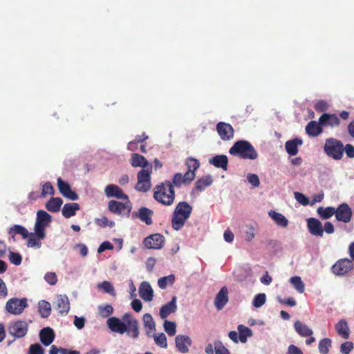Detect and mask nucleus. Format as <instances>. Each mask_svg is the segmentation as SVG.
<instances>
[{
	"label": "nucleus",
	"mask_w": 354,
	"mask_h": 354,
	"mask_svg": "<svg viewBox=\"0 0 354 354\" xmlns=\"http://www.w3.org/2000/svg\"><path fill=\"white\" fill-rule=\"evenodd\" d=\"M192 209V207L185 201L176 205L171 218V226L174 230L178 231L184 226L186 221L190 217Z\"/></svg>",
	"instance_id": "nucleus-1"
},
{
	"label": "nucleus",
	"mask_w": 354,
	"mask_h": 354,
	"mask_svg": "<svg viewBox=\"0 0 354 354\" xmlns=\"http://www.w3.org/2000/svg\"><path fill=\"white\" fill-rule=\"evenodd\" d=\"M153 198L156 201L165 205H171L175 199V192L172 183L165 180L154 187Z\"/></svg>",
	"instance_id": "nucleus-2"
},
{
	"label": "nucleus",
	"mask_w": 354,
	"mask_h": 354,
	"mask_svg": "<svg viewBox=\"0 0 354 354\" xmlns=\"http://www.w3.org/2000/svg\"><path fill=\"white\" fill-rule=\"evenodd\" d=\"M229 153L243 159L255 160L258 157V153L252 144L243 140L236 141L230 149Z\"/></svg>",
	"instance_id": "nucleus-3"
},
{
	"label": "nucleus",
	"mask_w": 354,
	"mask_h": 354,
	"mask_svg": "<svg viewBox=\"0 0 354 354\" xmlns=\"http://www.w3.org/2000/svg\"><path fill=\"white\" fill-rule=\"evenodd\" d=\"M324 150L329 157L337 160L343 157L344 145L340 140L330 138L326 140Z\"/></svg>",
	"instance_id": "nucleus-4"
},
{
	"label": "nucleus",
	"mask_w": 354,
	"mask_h": 354,
	"mask_svg": "<svg viewBox=\"0 0 354 354\" xmlns=\"http://www.w3.org/2000/svg\"><path fill=\"white\" fill-rule=\"evenodd\" d=\"M52 221V216L44 210H39L37 212L36 221L34 226V231L41 238L46 237V228Z\"/></svg>",
	"instance_id": "nucleus-5"
},
{
	"label": "nucleus",
	"mask_w": 354,
	"mask_h": 354,
	"mask_svg": "<svg viewBox=\"0 0 354 354\" xmlns=\"http://www.w3.org/2000/svg\"><path fill=\"white\" fill-rule=\"evenodd\" d=\"M28 306L26 298H10L6 304V310L12 315H19Z\"/></svg>",
	"instance_id": "nucleus-6"
},
{
	"label": "nucleus",
	"mask_w": 354,
	"mask_h": 354,
	"mask_svg": "<svg viewBox=\"0 0 354 354\" xmlns=\"http://www.w3.org/2000/svg\"><path fill=\"white\" fill-rule=\"evenodd\" d=\"M108 209L114 214L128 216L131 212V203H127V201H126L125 203H123L122 202L111 200L108 203Z\"/></svg>",
	"instance_id": "nucleus-7"
},
{
	"label": "nucleus",
	"mask_w": 354,
	"mask_h": 354,
	"mask_svg": "<svg viewBox=\"0 0 354 354\" xmlns=\"http://www.w3.org/2000/svg\"><path fill=\"white\" fill-rule=\"evenodd\" d=\"M151 171L148 169L140 170L137 175L138 182L136 185V189L142 192H147L151 187Z\"/></svg>",
	"instance_id": "nucleus-8"
},
{
	"label": "nucleus",
	"mask_w": 354,
	"mask_h": 354,
	"mask_svg": "<svg viewBox=\"0 0 354 354\" xmlns=\"http://www.w3.org/2000/svg\"><path fill=\"white\" fill-rule=\"evenodd\" d=\"M353 268V263L348 258L339 259L332 266V272L337 276H343L348 273Z\"/></svg>",
	"instance_id": "nucleus-9"
},
{
	"label": "nucleus",
	"mask_w": 354,
	"mask_h": 354,
	"mask_svg": "<svg viewBox=\"0 0 354 354\" xmlns=\"http://www.w3.org/2000/svg\"><path fill=\"white\" fill-rule=\"evenodd\" d=\"M28 325L23 320H18L10 324L8 332L16 338L24 337L28 333Z\"/></svg>",
	"instance_id": "nucleus-10"
},
{
	"label": "nucleus",
	"mask_w": 354,
	"mask_h": 354,
	"mask_svg": "<svg viewBox=\"0 0 354 354\" xmlns=\"http://www.w3.org/2000/svg\"><path fill=\"white\" fill-rule=\"evenodd\" d=\"M335 216L337 221L344 223H349L353 216V212L347 203H341L335 208Z\"/></svg>",
	"instance_id": "nucleus-11"
},
{
	"label": "nucleus",
	"mask_w": 354,
	"mask_h": 354,
	"mask_svg": "<svg viewBox=\"0 0 354 354\" xmlns=\"http://www.w3.org/2000/svg\"><path fill=\"white\" fill-rule=\"evenodd\" d=\"M144 245L148 249H161L165 244V237L160 234H151L144 239Z\"/></svg>",
	"instance_id": "nucleus-12"
},
{
	"label": "nucleus",
	"mask_w": 354,
	"mask_h": 354,
	"mask_svg": "<svg viewBox=\"0 0 354 354\" xmlns=\"http://www.w3.org/2000/svg\"><path fill=\"white\" fill-rule=\"evenodd\" d=\"M216 131L223 141H228L233 138L234 134V128L229 123L219 122L216 124Z\"/></svg>",
	"instance_id": "nucleus-13"
},
{
	"label": "nucleus",
	"mask_w": 354,
	"mask_h": 354,
	"mask_svg": "<svg viewBox=\"0 0 354 354\" xmlns=\"http://www.w3.org/2000/svg\"><path fill=\"white\" fill-rule=\"evenodd\" d=\"M123 321L126 323L127 330L126 333L128 335L137 338L139 335L138 322L133 318L130 314L126 313L123 317Z\"/></svg>",
	"instance_id": "nucleus-14"
},
{
	"label": "nucleus",
	"mask_w": 354,
	"mask_h": 354,
	"mask_svg": "<svg viewBox=\"0 0 354 354\" xmlns=\"http://www.w3.org/2000/svg\"><path fill=\"white\" fill-rule=\"evenodd\" d=\"M57 187L62 194L65 198L70 199L71 201H75L78 199V195L76 192H73L69 184L66 182H64L60 177L57 178Z\"/></svg>",
	"instance_id": "nucleus-15"
},
{
	"label": "nucleus",
	"mask_w": 354,
	"mask_h": 354,
	"mask_svg": "<svg viewBox=\"0 0 354 354\" xmlns=\"http://www.w3.org/2000/svg\"><path fill=\"white\" fill-rule=\"evenodd\" d=\"M106 324L109 329L114 333L123 334L127 330L126 323L115 317L109 318Z\"/></svg>",
	"instance_id": "nucleus-16"
},
{
	"label": "nucleus",
	"mask_w": 354,
	"mask_h": 354,
	"mask_svg": "<svg viewBox=\"0 0 354 354\" xmlns=\"http://www.w3.org/2000/svg\"><path fill=\"white\" fill-rule=\"evenodd\" d=\"M104 193L107 197H115L118 199L127 201V203H129L128 196L118 185L113 184L108 185L105 187Z\"/></svg>",
	"instance_id": "nucleus-17"
},
{
	"label": "nucleus",
	"mask_w": 354,
	"mask_h": 354,
	"mask_svg": "<svg viewBox=\"0 0 354 354\" xmlns=\"http://www.w3.org/2000/svg\"><path fill=\"white\" fill-rule=\"evenodd\" d=\"M194 180V175L191 172H185L184 175L181 173H176L174 175L172 178L173 187H180L183 184L188 185Z\"/></svg>",
	"instance_id": "nucleus-18"
},
{
	"label": "nucleus",
	"mask_w": 354,
	"mask_h": 354,
	"mask_svg": "<svg viewBox=\"0 0 354 354\" xmlns=\"http://www.w3.org/2000/svg\"><path fill=\"white\" fill-rule=\"evenodd\" d=\"M175 344L177 350L181 353H187L189 347L192 345L191 338L186 335H178L175 338Z\"/></svg>",
	"instance_id": "nucleus-19"
},
{
	"label": "nucleus",
	"mask_w": 354,
	"mask_h": 354,
	"mask_svg": "<svg viewBox=\"0 0 354 354\" xmlns=\"http://www.w3.org/2000/svg\"><path fill=\"white\" fill-rule=\"evenodd\" d=\"M319 123L324 127H335L340 124V120L335 113H324L319 118Z\"/></svg>",
	"instance_id": "nucleus-20"
},
{
	"label": "nucleus",
	"mask_w": 354,
	"mask_h": 354,
	"mask_svg": "<svg viewBox=\"0 0 354 354\" xmlns=\"http://www.w3.org/2000/svg\"><path fill=\"white\" fill-rule=\"evenodd\" d=\"M307 225L310 233L317 236H323L324 229L320 221L315 218L307 219Z\"/></svg>",
	"instance_id": "nucleus-21"
},
{
	"label": "nucleus",
	"mask_w": 354,
	"mask_h": 354,
	"mask_svg": "<svg viewBox=\"0 0 354 354\" xmlns=\"http://www.w3.org/2000/svg\"><path fill=\"white\" fill-rule=\"evenodd\" d=\"M153 215V211L145 207H140L137 212H134L133 216L139 218V219L144 222L146 225H150L152 224V216Z\"/></svg>",
	"instance_id": "nucleus-22"
},
{
	"label": "nucleus",
	"mask_w": 354,
	"mask_h": 354,
	"mask_svg": "<svg viewBox=\"0 0 354 354\" xmlns=\"http://www.w3.org/2000/svg\"><path fill=\"white\" fill-rule=\"evenodd\" d=\"M228 302V290L226 286L221 288L216 295L214 299V306L218 310H221Z\"/></svg>",
	"instance_id": "nucleus-23"
},
{
	"label": "nucleus",
	"mask_w": 354,
	"mask_h": 354,
	"mask_svg": "<svg viewBox=\"0 0 354 354\" xmlns=\"http://www.w3.org/2000/svg\"><path fill=\"white\" fill-rule=\"evenodd\" d=\"M56 310L62 315H66L70 310V303L66 295H60L57 298Z\"/></svg>",
	"instance_id": "nucleus-24"
},
{
	"label": "nucleus",
	"mask_w": 354,
	"mask_h": 354,
	"mask_svg": "<svg viewBox=\"0 0 354 354\" xmlns=\"http://www.w3.org/2000/svg\"><path fill=\"white\" fill-rule=\"evenodd\" d=\"M210 165L216 168H221L226 171L228 165V158L226 155H216L209 160Z\"/></svg>",
	"instance_id": "nucleus-25"
},
{
	"label": "nucleus",
	"mask_w": 354,
	"mask_h": 354,
	"mask_svg": "<svg viewBox=\"0 0 354 354\" xmlns=\"http://www.w3.org/2000/svg\"><path fill=\"white\" fill-rule=\"evenodd\" d=\"M140 297L146 301H151L153 299V292L148 282L143 281L139 288Z\"/></svg>",
	"instance_id": "nucleus-26"
},
{
	"label": "nucleus",
	"mask_w": 354,
	"mask_h": 354,
	"mask_svg": "<svg viewBox=\"0 0 354 354\" xmlns=\"http://www.w3.org/2000/svg\"><path fill=\"white\" fill-rule=\"evenodd\" d=\"M177 310L176 297H174L171 301L162 306L160 310V316L162 319H166L171 313Z\"/></svg>",
	"instance_id": "nucleus-27"
},
{
	"label": "nucleus",
	"mask_w": 354,
	"mask_h": 354,
	"mask_svg": "<svg viewBox=\"0 0 354 354\" xmlns=\"http://www.w3.org/2000/svg\"><path fill=\"white\" fill-rule=\"evenodd\" d=\"M39 338L41 342L46 346L50 345L55 339V333L49 327L44 328L40 330Z\"/></svg>",
	"instance_id": "nucleus-28"
},
{
	"label": "nucleus",
	"mask_w": 354,
	"mask_h": 354,
	"mask_svg": "<svg viewBox=\"0 0 354 354\" xmlns=\"http://www.w3.org/2000/svg\"><path fill=\"white\" fill-rule=\"evenodd\" d=\"M335 329L339 336L343 339H348L350 335V329L345 319L339 320L335 325Z\"/></svg>",
	"instance_id": "nucleus-29"
},
{
	"label": "nucleus",
	"mask_w": 354,
	"mask_h": 354,
	"mask_svg": "<svg viewBox=\"0 0 354 354\" xmlns=\"http://www.w3.org/2000/svg\"><path fill=\"white\" fill-rule=\"evenodd\" d=\"M143 324L147 335L152 336V333L156 330V324L151 314L145 313L143 315Z\"/></svg>",
	"instance_id": "nucleus-30"
},
{
	"label": "nucleus",
	"mask_w": 354,
	"mask_h": 354,
	"mask_svg": "<svg viewBox=\"0 0 354 354\" xmlns=\"http://www.w3.org/2000/svg\"><path fill=\"white\" fill-rule=\"evenodd\" d=\"M322 127L324 126L321 124L319 122H317L316 121L314 120L310 121V122L308 123V124L306 127V133L310 136H317L322 133Z\"/></svg>",
	"instance_id": "nucleus-31"
},
{
	"label": "nucleus",
	"mask_w": 354,
	"mask_h": 354,
	"mask_svg": "<svg viewBox=\"0 0 354 354\" xmlns=\"http://www.w3.org/2000/svg\"><path fill=\"white\" fill-rule=\"evenodd\" d=\"M303 143L302 140L299 138H295L288 140L285 144V148L287 153L290 156H295L298 153V147Z\"/></svg>",
	"instance_id": "nucleus-32"
},
{
	"label": "nucleus",
	"mask_w": 354,
	"mask_h": 354,
	"mask_svg": "<svg viewBox=\"0 0 354 354\" xmlns=\"http://www.w3.org/2000/svg\"><path fill=\"white\" fill-rule=\"evenodd\" d=\"M63 201L59 197H51L46 203V208L50 212H57L60 210Z\"/></svg>",
	"instance_id": "nucleus-33"
},
{
	"label": "nucleus",
	"mask_w": 354,
	"mask_h": 354,
	"mask_svg": "<svg viewBox=\"0 0 354 354\" xmlns=\"http://www.w3.org/2000/svg\"><path fill=\"white\" fill-rule=\"evenodd\" d=\"M80 208V205L77 203H66L62 210V214L65 218H71L75 216L76 212Z\"/></svg>",
	"instance_id": "nucleus-34"
},
{
	"label": "nucleus",
	"mask_w": 354,
	"mask_h": 354,
	"mask_svg": "<svg viewBox=\"0 0 354 354\" xmlns=\"http://www.w3.org/2000/svg\"><path fill=\"white\" fill-rule=\"evenodd\" d=\"M296 332L302 337H309L313 334V331L306 324L300 321H296L294 324Z\"/></svg>",
	"instance_id": "nucleus-35"
},
{
	"label": "nucleus",
	"mask_w": 354,
	"mask_h": 354,
	"mask_svg": "<svg viewBox=\"0 0 354 354\" xmlns=\"http://www.w3.org/2000/svg\"><path fill=\"white\" fill-rule=\"evenodd\" d=\"M131 165L133 167L145 168L149 165L147 160L142 155L138 153H133L131 158Z\"/></svg>",
	"instance_id": "nucleus-36"
},
{
	"label": "nucleus",
	"mask_w": 354,
	"mask_h": 354,
	"mask_svg": "<svg viewBox=\"0 0 354 354\" xmlns=\"http://www.w3.org/2000/svg\"><path fill=\"white\" fill-rule=\"evenodd\" d=\"M268 214L277 225L283 227H286L288 226V219L281 213L277 212L274 210H271L269 212Z\"/></svg>",
	"instance_id": "nucleus-37"
},
{
	"label": "nucleus",
	"mask_w": 354,
	"mask_h": 354,
	"mask_svg": "<svg viewBox=\"0 0 354 354\" xmlns=\"http://www.w3.org/2000/svg\"><path fill=\"white\" fill-rule=\"evenodd\" d=\"M8 234L12 238H14L16 234H20L24 239H27L29 236L27 229L20 225H14L9 229Z\"/></svg>",
	"instance_id": "nucleus-38"
},
{
	"label": "nucleus",
	"mask_w": 354,
	"mask_h": 354,
	"mask_svg": "<svg viewBox=\"0 0 354 354\" xmlns=\"http://www.w3.org/2000/svg\"><path fill=\"white\" fill-rule=\"evenodd\" d=\"M45 238L39 237L35 231L34 232L29 233V236L26 239L27 246L28 248H40L41 247V240H43Z\"/></svg>",
	"instance_id": "nucleus-39"
},
{
	"label": "nucleus",
	"mask_w": 354,
	"mask_h": 354,
	"mask_svg": "<svg viewBox=\"0 0 354 354\" xmlns=\"http://www.w3.org/2000/svg\"><path fill=\"white\" fill-rule=\"evenodd\" d=\"M38 310L41 317L47 318L51 313V305L48 301L41 300L39 302Z\"/></svg>",
	"instance_id": "nucleus-40"
},
{
	"label": "nucleus",
	"mask_w": 354,
	"mask_h": 354,
	"mask_svg": "<svg viewBox=\"0 0 354 354\" xmlns=\"http://www.w3.org/2000/svg\"><path fill=\"white\" fill-rule=\"evenodd\" d=\"M336 210L333 207H319L317 209V212L319 217L322 219H328L333 215H335Z\"/></svg>",
	"instance_id": "nucleus-41"
},
{
	"label": "nucleus",
	"mask_w": 354,
	"mask_h": 354,
	"mask_svg": "<svg viewBox=\"0 0 354 354\" xmlns=\"http://www.w3.org/2000/svg\"><path fill=\"white\" fill-rule=\"evenodd\" d=\"M212 183V178L211 176H206L199 178L195 184V189L198 191H203L206 187L211 185Z\"/></svg>",
	"instance_id": "nucleus-42"
},
{
	"label": "nucleus",
	"mask_w": 354,
	"mask_h": 354,
	"mask_svg": "<svg viewBox=\"0 0 354 354\" xmlns=\"http://www.w3.org/2000/svg\"><path fill=\"white\" fill-rule=\"evenodd\" d=\"M185 165L187 167V171L186 172H191L194 175V178L196 177L195 171L199 168L200 162L199 161L192 157H189L185 160Z\"/></svg>",
	"instance_id": "nucleus-43"
},
{
	"label": "nucleus",
	"mask_w": 354,
	"mask_h": 354,
	"mask_svg": "<svg viewBox=\"0 0 354 354\" xmlns=\"http://www.w3.org/2000/svg\"><path fill=\"white\" fill-rule=\"evenodd\" d=\"M238 330L239 333V338L242 343L246 342L247 338L252 335L251 329L244 325H239Z\"/></svg>",
	"instance_id": "nucleus-44"
},
{
	"label": "nucleus",
	"mask_w": 354,
	"mask_h": 354,
	"mask_svg": "<svg viewBox=\"0 0 354 354\" xmlns=\"http://www.w3.org/2000/svg\"><path fill=\"white\" fill-rule=\"evenodd\" d=\"M332 342L329 338H324L319 342L318 348L321 354H328L331 347Z\"/></svg>",
	"instance_id": "nucleus-45"
},
{
	"label": "nucleus",
	"mask_w": 354,
	"mask_h": 354,
	"mask_svg": "<svg viewBox=\"0 0 354 354\" xmlns=\"http://www.w3.org/2000/svg\"><path fill=\"white\" fill-rule=\"evenodd\" d=\"M174 281L175 276L171 274L160 278L158 280V284L161 289H165L168 285H172L174 283Z\"/></svg>",
	"instance_id": "nucleus-46"
},
{
	"label": "nucleus",
	"mask_w": 354,
	"mask_h": 354,
	"mask_svg": "<svg viewBox=\"0 0 354 354\" xmlns=\"http://www.w3.org/2000/svg\"><path fill=\"white\" fill-rule=\"evenodd\" d=\"M290 281L294 288L299 292L303 293L305 290L304 283L300 277L295 276L290 278Z\"/></svg>",
	"instance_id": "nucleus-47"
},
{
	"label": "nucleus",
	"mask_w": 354,
	"mask_h": 354,
	"mask_svg": "<svg viewBox=\"0 0 354 354\" xmlns=\"http://www.w3.org/2000/svg\"><path fill=\"white\" fill-rule=\"evenodd\" d=\"M164 328L169 336H174L176 333V324L175 322L165 320L164 322Z\"/></svg>",
	"instance_id": "nucleus-48"
},
{
	"label": "nucleus",
	"mask_w": 354,
	"mask_h": 354,
	"mask_svg": "<svg viewBox=\"0 0 354 354\" xmlns=\"http://www.w3.org/2000/svg\"><path fill=\"white\" fill-rule=\"evenodd\" d=\"M55 194V189L50 182H46L44 183L42 186V190L40 195V197L44 198L46 196V195H54Z\"/></svg>",
	"instance_id": "nucleus-49"
},
{
	"label": "nucleus",
	"mask_w": 354,
	"mask_h": 354,
	"mask_svg": "<svg viewBox=\"0 0 354 354\" xmlns=\"http://www.w3.org/2000/svg\"><path fill=\"white\" fill-rule=\"evenodd\" d=\"M153 339H154L155 343L158 346H159L162 348H166L167 347V337H166V335L163 333L155 335L153 336Z\"/></svg>",
	"instance_id": "nucleus-50"
},
{
	"label": "nucleus",
	"mask_w": 354,
	"mask_h": 354,
	"mask_svg": "<svg viewBox=\"0 0 354 354\" xmlns=\"http://www.w3.org/2000/svg\"><path fill=\"white\" fill-rule=\"evenodd\" d=\"M95 223L102 227H106V226L112 227L115 225L114 221H109L106 216L95 218Z\"/></svg>",
	"instance_id": "nucleus-51"
},
{
	"label": "nucleus",
	"mask_w": 354,
	"mask_h": 354,
	"mask_svg": "<svg viewBox=\"0 0 354 354\" xmlns=\"http://www.w3.org/2000/svg\"><path fill=\"white\" fill-rule=\"evenodd\" d=\"M266 294L259 293L254 297L252 304L255 308H260L266 303Z\"/></svg>",
	"instance_id": "nucleus-52"
},
{
	"label": "nucleus",
	"mask_w": 354,
	"mask_h": 354,
	"mask_svg": "<svg viewBox=\"0 0 354 354\" xmlns=\"http://www.w3.org/2000/svg\"><path fill=\"white\" fill-rule=\"evenodd\" d=\"M45 351L39 344H32L28 348V354H44Z\"/></svg>",
	"instance_id": "nucleus-53"
},
{
	"label": "nucleus",
	"mask_w": 354,
	"mask_h": 354,
	"mask_svg": "<svg viewBox=\"0 0 354 354\" xmlns=\"http://www.w3.org/2000/svg\"><path fill=\"white\" fill-rule=\"evenodd\" d=\"M113 312V307L109 305L106 304L104 306H100L99 307V313L101 316L103 317H109L110 315H111Z\"/></svg>",
	"instance_id": "nucleus-54"
},
{
	"label": "nucleus",
	"mask_w": 354,
	"mask_h": 354,
	"mask_svg": "<svg viewBox=\"0 0 354 354\" xmlns=\"http://www.w3.org/2000/svg\"><path fill=\"white\" fill-rule=\"evenodd\" d=\"M9 260L14 265L19 266L21 263L22 257L19 253L10 252Z\"/></svg>",
	"instance_id": "nucleus-55"
},
{
	"label": "nucleus",
	"mask_w": 354,
	"mask_h": 354,
	"mask_svg": "<svg viewBox=\"0 0 354 354\" xmlns=\"http://www.w3.org/2000/svg\"><path fill=\"white\" fill-rule=\"evenodd\" d=\"M214 346L216 354H230L228 349L226 348L220 341H216L214 342Z\"/></svg>",
	"instance_id": "nucleus-56"
},
{
	"label": "nucleus",
	"mask_w": 354,
	"mask_h": 354,
	"mask_svg": "<svg viewBox=\"0 0 354 354\" xmlns=\"http://www.w3.org/2000/svg\"><path fill=\"white\" fill-rule=\"evenodd\" d=\"M98 286L102 288L105 292L111 295H115L114 288L109 281H104L102 283L99 284Z\"/></svg>",
	"instance_id": "nucleus-57"
},
{
	"label": "nucleus",
	"mask_w": 354,
	"mask_h": 354,
	"mask_svg": "<svg viewBox=\"0 0 354 354\" xmlns=\"http://www.w3.org/2000/svg\"><path fill=\"white\" fill-rule=\"evenodd\" d=\"M45 281L50 285H55L57 282V277L55 272H48L44 276Z\"/></svg>",
	"instance_id": "nucleus-58"
},
{
	"label": "nucleus",
	"mask_w": 354,
	"mask_h": 354,
	"mask_svg": "<svg viewBox=\"0 0 354 354\" xmlns=\"http://www.w3.org/2000/svg\"><path fill=\"white\" fill-rule=\"evenodd\" d=\"M353 348L352 342H346L341 344L340 352L343 354H348Z\"/></svg>",
	"instance_id": "nucleus-59"
},
{
	"label": "nucleus",
	"mask_w": 354,
	"mask_h": 354,
	"mask_svg": "<svg viewBox=\"0 0 354 354\" xmlns=\"http://www.w3.org/2000/svg\"><path fill=\"white\" fill-rule=\"evenodd\" d=\"M248 182L254 187H258L260 185L259 176L254 174H249L247 176Z\"/></svg>",
	"instance_id": "nucleus-60"
},
{
	"label": "nucleus",
	"mask_w": 354,
	"mask_h": 354,
	"mask_svg": "<svg viewBox=\"0 0 354 354\" xmlns=\"http://www.w3.org/2000/svg\"><path fill=\"white\" fill-rule=\"evenodd\" d=\"M328 108V103L324 100H319L315 104V109L317 112H324L326 111Z\"/></svg>",
	"instance_id": "nucleus-61"
},
{
	"label": "nucleus",
	"mask_w": 354,
	"mask_h": 354,
	"mask_svg": "<svg viewBox=\"0 0 354 354\" xmlns=\"http://www.w3.org/2000/svg\"><path fill=\"white\" fill-rule=\"evenodd\" d=\"M295 199L301 205H307L309 203L308 198L302 193L295 192Z\"/></svg>",
	"instance_id": "nucleus-62"
},
{
	"label": "nucleus",
	"mask_w": 354,
	"mask_h": 354,
	"mask_svg": "<svg viewBox=\"0 0 354 354\" xmlns=\"http://www.w3.org/2000/svg\"><path fill=\"white\" fill-rule=\"evenodd\" d=\"M85 322H86V319L84 317H79L77 316H75L73 323L77 329H82L84 327Z\"/></svg>",
	"instance_id": "nucleus-63"
},
{
	"label": "nucleus",
	"mask_w": 354,
	"mask_h": 354,
	"mask_svg": "<svg viewBox=\"0 0 354 354\" xmlns=\"http://www.w3.org/2000/svg\"><path fill=\"white\" fill-rule=\"evenodd\" d=\"M113 249V245L109 241H104L100 244L97 249L98 253H102V252L106 250H112Z\"/></svg>",
	"instance_id": "nucleus-64"
}]
</instances>
